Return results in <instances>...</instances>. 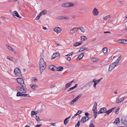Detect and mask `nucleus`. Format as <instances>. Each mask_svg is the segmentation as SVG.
<instances>
[{
    "mask_svg": "<svg viewBox=\"0 0 127 127\" xmlns=\"http://www.w3.org/2000/svg\"><path fill=\"white\" fill-rule=\"evenodd\" d=\"M39 65L40 73L41 74L46 67V63L43 59L42 58H41L40 60Z\"/></svg>",
    "mask_w": 127,
    "mask_h": 127,
    "instance_id": "f257e3e1",
    "label": "nucleus"
},
{
    "mask_svg": "<svg viewBox=\"0 0 127 127\" xmlns=\"http://www.w3.org/2000/svg\"><path fill=\"white\" fill-rule=\"evenodd\" d=\"M17 81L19 84L23 87H24L26 86V85L24 84L23 80L22 78H18L17 79Z\"/></svg>",
    "mask_w": 127,
    "mask_h": 127,
    "instance_id": "f03ea898",
    "label": "nucleus"
},
{
    "mask_svg": "<svg viewBox=\"0 0 127 127\" xmlns=\"http://www.w3.org/2000/svg\"><path fill=\"white\" fill-rule=\"evenodd\" d=\"M74 4L72 3L67 2L63 3L62 6L63 7H68L73 6Z\"/></svg>",
    "mask_w": 127,
    "mask_h": 127,
    "instance_id": "7ed1b4c3",
    "label": "nucleus"
},
{
    "mask_svg": "<svg viewBox=\"0 0 127 127\" xmlns=\"http://www.w3.org/2000/svg\"><path fill=\"white\" fill-rule=\"evenodd\" d=\"M14 72L16 75L18 76H20L21 75V70L18 68H15L14 70Z\"/></svg>",
    "mask_w": 127,
    "mask_h": 127,
    "instance_id": "20e7f679",
    "label": "nucleus"
},
{
    "mask_svg": "<svg viewBox=\"0 0 127 127\" xmlns=\"http://www.w3.org/2000/svg\"><path fill=\"white\" fill-rule=\"evenodd\" d=\"M17 91L19 92H18L17 93H25L26 92V91L23 88H20L19 87V86L17 87Z\"/></svg>",
    "mask_w": 127,
    "mask_h": 127,
    "instance_id": "39448f33",
    "label": "nucleus"
},
{
    "mask_svg": "<svg viewBox=\"0 0 127 127\" xmlns=\"http://www.w3.org/2000/svg\"><path fill=\"white\" fill-rule=\"evenodd\" d=\"M74 80H72L70 82L66 84L65 85V88H64V90H65L67 89L69 87L72 85L74 81Z\"/></svg>",
    "mask_w": 127,
    "mask_h": 127,
    "instance_id": "423d86ee",
    "label": "nucleus"
},
{
    "mask_svg": "<svg viewBox=\"0 0 127 127\" xmlns=\"http://www.w3.org/2000/svg\"><path fill=\"white\" fill-rule=\"evenodd\" d=\"M93 14L95 16H96L98 14V12L97 9L95 8L93 10L92 12Z\"/></svg>",
    "mask_w": 127,
    "mask_h": 127,
    "instance_id": "0eeeda50",
    "label": "nucleus"
},
{
    "mask_svg": "<svg viewBox=\"0 0 127 127\" xmlns=\"http://www.w3.org/2000/svg\"><path fill=\"white\" fill-rule=\"evenodd\" d=\"M116 66V65L114 63H112L111 64L109 65V71L112 70Z\"/></svg>",
    "mask_w": 127,
    "mask_h": 127,
    "instance_id": "6e6552de",
    "label": "nucleus"
},
{
    "mask_svg": "<svg viewBox=\"0 0 127 127\" xmlns=\"http://www.w3.org/2000/svg\"><path fill=\"white\" fill-rule=\"evenodd\" d=\"M17 96H23L24 97L27 96V97H29V95L28 94H23L20 93H17Z\"/></svg>",
    "mask_w": 127,
    "mask_h": 127,
    "instance_id": "1a4fd4ad",
    "label": "nucleus"
},
{
    "mask_svg": "<svg viewBox=\"0 0 127 127\" xmlns=\"http://www.w3.org/2000/svg\"><path fill=\"white\" fill-rule=\"evenodd\" d=\"M79 28H75L71 30L70 31L69 33L71 34H73L78 31L79 30Z\"/></svg>",
    "mask_w": 127,
    "mask_h": 127,
    "instance_id": "9d476101",
    "label": "nucleus"
},
{
    "mask_svg": "<svg viewBox=\"0 0 127 127\" xmlns=\"http://www.w3.org/2000/svg\"><path fill=\"white\" fill-rule=\"evenodd\" d=\"M54 31L57 33H58L61 32V29L59 27H56L54 29Z\"/></svg>",
    "mask_w": 127,
    "mask_h": 127,
    "instance_id": "9b49d317",
    "label": "nucleus"
},
{
    "mask_svg": "<svg viewBox=\"0 0 127 127\" xmlns=\"http://www.w3.org/2000/svg\"><path fill=\"white\" fill-rule=\"evenodd\" d=\"M122 58V56L120 55L118 57V58L113 63H114V64L116 65L118 64V63L121 60Z\"/></svg>",
    "mask_w": 127,
    "mask_h": 127,
    "instance_id": "f8f14e48",
    "label": "nucleus"
},
{
    "mask_svg": "<svg viewBox=\"0 0 127 127\" xmlns=\"http://www.w3.org/2000/svg\"><path fill=\"white\" fill-rule=\"evenodd\" d=\"M84 55V53H83L79 55L77 57V58L76 59L77 60H80L82 58Z\"/></svg>",
    "mask_w": 127,
    "mask_h": 127,
    "instance_id": "ddd939ff",
    "label": "nucleus"
},
{
    "mask_svg": "<svg viewBox=\"0 0 127 127\" xmlns=\"http://www.w3.org/2000/svg\"><path fill=\"white\" fill-rule=\"evenodd\" d=\"M59 55V53H54L51 57V59L52 60L54 59L56 57H58Z\"/></svg>",
    "mask_w": 127,
    "mask_h": 127,
    "instance_id": "4468645a",
    "label": "nucleus"
},
{
    "mask_svg": "<svg viewBox=\"0 0 127 127\" xmlns=\"http://www.w3.org/2000/svg\"><path fill=\"white\" fill-rule=\"evenodd\" d=\"M7 47L9 50L12 51L14 54H16V52L14 49L11 46H9V45H8Z\"/></svg>",
    "mask_w": 127,
    "mask_h": 127,
    "instance_id": "2eb2a0df",
    "label": "nucleus"
},
{
    "mask_svg": "<svg viewBox=\"0 0 127 127\" xmlns=\"http://www.w3.org/2000/svg\"><path fill=\"white\" fill-rule=\"evenodd\" d=\"M124 97L121 99H120V98H117L116 99V102L117 103H119L120 102L124 100Z\"/></svg>",
    "mask_w": 127,
    "mask_h": 127,
    "instance_id": "dca6fc26",
    "label": "nucleus"
},
{
    "mask_svg": "<svg viewBox=\"0 0 127 127\" xmlns=\"http://www.w3.org/2000/svg\"><path fill=\"white\" fill-rule=\"evenodd\" d=\"M112 16L111 15H109L103 17V19L104 20L106 21L108 19L111 17Z\"/></svg>",
    "mask_w": 127,
    "mask_h": 127,
    "instance_id": "f3484780",
    "label": "nucleus"
},
{
    "mask_svg": "<svg viewBox=\"0 0 127 127\" xmlns=\"http://www.w3.org/2000/svg\"><path fill=\"white\" fill-rule=\"evenodd\" d=\"M38 112V111H36L35 112L34 111H32L31 113V116L33 117L34 115H36Z\"/></svg>",
    "mask_w": 127,
    "mask_h": 127,
    "instance_id": "a211bd4d",
    "label": "nucleus"
},
{
    "mask_svg": "<svg viewBox=\"0 0 127 127\" xmlns=\"http://www.w3.org/2000/svg\"><path fill=\"white\" fill-rule=\"evenodd\" d=\"M13 14L14 15L16 16L17 17L19 18H21V17H20L19 15L18 14V12L16 11H14L13 12Z\"/></svg>",
    "mask_w": 127,
    "mask_h": 127,
    "instance_id": "6ab92c4d",
    "label": "nucleus"
},
{
    "mask_svg": "<svg viewBox=\"0 0 127 127\" xmlns=\"http://www.w3.org/2000/svg\"><path fill=\"white\" fill-rule=\"evenodd\" d=\"M70 116L64 120V123L65 125H66L69 122V119L70 118Z\"/></svg>",
    "mask_w": 127,
    "mask_h": 127,
    "instance_id": "aec40b11",
    "label": "nucleus"
},
{
    "mask_svg": "<svg viewBox=\"0 0 127 127\" xmlns=\"http://www.w3.org/2000/svg\"><path fill=\"white\" fill-rule=\"evenodd\" d=\"M102 79H99L96 80L95 79H94L93 80V81L94 83H95L96 85L98 83H99L100 81V80Z\"/></svg>",
    "mask_w": 127,
    "mask_h": 127,
    "instance_id": "412c9836",
    "label": "nucleus"
},
{
    "mask_svg": "<svg viewBox=\"0 0 127 127\" xmlns=\"http://www.w3.org/2000/svg\"><path fill=\"white\" fill-rule=\"evenodd\" d=\"M31 88L33 90H35V89H37V86L36 84L31 85Z\"/></svg>",
    "mask_w": 127,
    "mask_h": 127,
    "instance_id": "4be33fe9",
    "label": "nucleus"
},
{
    "mask_svg": "<svg viewBox=\"0 0 127 127\" xmlns=\"http://www.w3.org/2000/svg\"><path fill=\"white\" fill-rule=\"evenodd\" d=\"M115 108H113L110 109L108 111L107 110V112H106V113L107 114H110L112 112V111L115 109Z\"/></svg>",
    "mask_w": 127,
    "mask_h": 127,
    "instance_id": "5701e85b",
    "label": "nucleus"
},
{
    "mask_svg": "<svg viewBox=\"0 0 127 127\" xmlns=\"http://www.w3.org/2000/svg\"><path fill=\"white\" fill-rule=\"evenodd\" d=\"M100 109H101V111L102 112V113H106L107 112V109L105 107L101 108Z\"/></svg>",
    "mask_w": 127,
    "mask_h": 127,
    "instance_id": "b1692460",
    "label": "nucleus"
},
{
    "mask_svg": "<svg viewBox=\"0 0 127 127\" xmlns=\"http://www.w3.org/2000/svg\"><path fill=\"white\" fill-rule=\"evenodd\" d=\"M55 68H56V67L54 65H51L49 66V68L52 71L55 70Z\"/></svg>",
    "mask_w": 127,
    "mask_h": 127,
    "instance_id": "393cba45",
    "label": "nucleus"
},
{
    "mask_svg": "<svg viewBox=\"0 0 127 127\" xmlns=\"http://www.w3.org/2000/svg\"><path fill=\"white\" fill-rule=\"evenodd\" d=\"M88 48L87 47H83L81 48L80 50L78 51V52H81L83 51V50H87Z\"/></svg>",
    "mask_w": 127,
    "mask_h": 127,
    "instance_id": "a878e982",
    "label": "nucleus"
},
{
    "mask_svg": "<svg viewBox=\"0 0 127 127\" xmlns=\"http://www.w3.org/2000/svg\"><path fill=\"white\" fill-rule=\"evenodd\" d=\"M103 53L104 54H106L107 53V47H105L102 49Z\"/></svg>",
    "mask_w": 127,
    "mask_h": 127,
    "instance_id": "bb28decb",
    "label": "nucleus"
},
{
    "mask_svg": "<svg viewBox=\"0 0 127 127\" xmlns=\"http://www.w3.org/2000/svg\"><path fill=\"white\" fill-rule=\"evenodd\" d=\"M97 103L95 102L94 103V106L93 107L92 110H97L96 106H97Z\"/></svg>",
    "mask_w": 127,
    "mask_h": 127,
    "instance_id": "cd10ccee",
    "label": "nucleus"
},
{
    "mask_svg": "<svg viewBox=\"0 0 127 127\" xmlns=\"http://www.w3.org/2000/svg\"><path fill=\"white\" fill-rule=\"evenodd\" d=\"M82 43H78V42H76L74 44V46L75 47H77L78 46L81 45Z\"/></svg>",
    "mask_w": 127,
    "mask_h": 127,
    "instance_id": "c85d7f7f",
    "label": "nucleus"
},
{
    "mask_svg": "<svg viewBox=\"0 0 127 127\" xmlns=\"http://www.w3.org/2000/svg\"><path fill=\"white\" fill-rule=\"evenodd\" d=\"M81 40L83 41H85L87 39L86 37L84 36H81Z\"/></svg>",
    "mask_w": 127,
    "mask_h": 127,
    "instance_id": "c756f323",
    "label": "nucleus"
},
{
    "mask_svg": "<svg viewBox=\"0 0 127 127\" xmlns=\"http://www.w3.org/2000/svg\"><path fill=\"white\" fill-rule=\"evenodd\" d=\"M120 119L119 118H116L115 121L114 123L117 124L119 123L120 122Z\"/></svg>",
    "mask_w": 127,
    "mask_h": 127,
    "instance_id": "7c9ffc66",
    "label": "nucleus"
},
{
    "mask_svg": "<svg viewBox=\"0 0 127 127\" xmlns=\"http://www.w3.org/2000/svg\"><path fill=\"white\" fill-rule=\"evenodd\" d=\"M98 60V59H96L94 58H92L91 59V61H92L93 62H96Z\"/></svg>",
    "mask_w": 127,
    "mask_h": 127,
    "instance_id": "2f4dec72",
    "label": "nucleus"
},
{
    "mask_svg": "<svg viewBox=\"0 0 127 127\" xmlns=\"http://www.w3.org/2000/svg\"><path fill=\"white\" fill-rule=\"evenodd\" d=\"M63 68L62 66L59 67L57 68V71H61L63 69Z\"/></svg>",
    "mask_w": 127,
    "mask_h": 127,
    "instance_id": "473e14b6",
    "label": "nucleus"
},
{
    "mask_svg": "<svg viewBox=\"0 0 127 127\" xmlns=\"http://www.w3.org/2000/svg\"><path fill=\"white\" fill-rule=\"evenodd\" d=\"M125 39H121L118 40V42L120 43H122L125 44Z\"/></svg>",
    "mask_w": 127,
    "mask_h": 127,
    "instance_id": "72a5a7b5",
    "label": "nucleus"
},
{
    "mask_svg": "<svg viewBox=\"0 0 127 127\" xmlns=\"http://www.w3.org/2000/svg\"><path fill=\"white\" fill-rule=\"evenodd\" d=\"M7 59L12 61H13V59L12 57L9 56H7Z\"/></svg>",
    "mask_w": 127,
    "mask_h": 127,
    "instance_id": "f704fd0d",
    "label": "nucleus"
},
{
    "mask_svg": "<svg viewBox=\"0 0 127 127\" xmlns=\"http://www.w3.org/2000/svg\"><path fill=\"white\" fill-rule=\"evenodd\" d=\"M80 30L82 32H85V30L84 28L82 27H81L79 28Z\"/></svg>",
    "mask_w": 127,
    "mask_h": 127,
    "instance_id": "c9c22d12",
    "label": "nucleus"
},
{
    "mask_svg": "<svg viewBox=\"0 0 127 127\" xmlns=\"http://www.w3.org/2000/svg\"><path fill=\"white\" fill-rule=\"evenodd\" d=\"M93 84V82L92 81L91 82L87 84L86 85H87V86L90 87Z\"/></svg>",
    "mask_w": 127,
    "mask_h": 127,
    "instance_id": "e433bc0d",
    "label": "nucleus"
},
{
    "mask_svg": "<svg viewBox=\"0 0 127 127\" xmlns=\"http://www.w3.org/2000/svg\"><path fill=\"white\" fill-rule=\"evenodd\" d=\"M86 119L85 118V117L84 116L82 118L81 121L83 122V123H84L86 121Z\"/></svg>",
    "mask_w": 127,
    "mask_h": 127,
    "instance_id": "4c0bfd02",
    "label": "nucleus"
},
{
    "mask_svg": "<svg viewBox=\"0 0 127 127\" xmlns=\"http://www.w3.org/2000/svg\"><path fill=\"white\" fill-rule=\"evenodd\" d=\"M35 118L36 120L38 121H41L40 119V118L39 116H36Z\"/></svg>",
    "mask_w": 127,
    "mask_h": 127,
    "instance_id": "58836bf2",
    "label": "nucleus"
},
{
    "mask_svg": "<svg viewBox=\"0 0 127 127\" xmlns=\"http://www.w3.org/2000/svg\"><path fill=\"white\" fill-rule=\"evenodd\" d=\"M68 19H69V17H68L62 16V20H64V19L67 20Z\"/></svg>",
    "mask_w": 127,
    "mask_h": 127,
    "instance_id": "ea45409f",
    "label": "nucleus"
},
{
    "mask_svg": "<svg viewBox=\"0 0 127 127\" xmlns=\"http://www.w3.org/2000/svg\"><path fill=\"white\" fill-rule=\"evenodd\" d=\"M41 12L42 14H43L44 15H45L47 13V12L46 10H44Z\"/></svg>",
    "mask_w": 127,
    "mask_h": 127,
    "instance_id": "a19ab883",
    "label": "nucleus"
},
{
    "mask_svg": "<svg viewBox=\"0 0 127 127\" xmlns=\"http://www.w3.org/2000/svg\"><path fill=\"white\" fill-rule=\"evenodd\" d=\"M80 125V122L79 121L77 124L75 125V127H79Z\"/></svg>",
    "mask_w": 127,
    "mask_h": 127,
    "instance_id": "79ce46f5",
    "label": "nucleus"
},
{
    "mask_svg": "<svg viewBox=\"0 0 127 127\" xmlns=\"http://www.w3.org/2000/svg\"><path fill=\"white\" fill-rule=\"evenodd\" d=\"M73 54V52H72L69 54H67V55H65L66 56H70L71 55H72Z\"/></svg>",
    "mask_w": 127,
    "mask_h": 127,
    "instance_id": "37998d69",
    "label": "nucleus"
},
{
    "mask_svg": "<svg viewBox=\"0 0 127 127\" xmlns=\"http://www.w3.org/2000/svg\"><path fill=\"white\" fill-rule=\"evenodd\" d=\"M74 88L73 87H72L69 89L67 90V91L68 92H69L70 91L74 89Z\"/></svg>",
    "mask_w": 127,
    "mask_h": 127,
    "instance_id": "c03bdc74",
    "label": "nucleus"
},
{
    "mask_svg": "<svg viewBox=\"0 0 127 127\" xmlns=\"http://www.w3.org/2000/svg\"><path fill=\"white\" fill-rule=\"evenodd\" d=\"M93 111L94 112V115H95L97 114V110H93Z\"/></svg>",
    "mask_w": 127,
    "mask_h": 127,
    "instance_id": "a18cd8bd",
    "label": "nucleus"
},
{
    "mask_svg": "<svg viewBox=\"0 0 127 127\" xmlns=\"http://www.w3.org/2000/svg\"><path fill=\"white\" fill-rule=\"evenodd\" d=\"M82 112V111L81 110H79L78 111L77 113L79 115Z\"/></svg>",
    "mask_w": 127,
    "mask_h": 127,
    "instance_id": "49530a36",
    "label": "nucleus"
},
{
    "mask_svg": "<svg viewBox=\"0 0 127 127\" xmlns=\"http://www.w3.org/2000/svg\"><path fill=\"white\" fill-rule=\"evenodd\" d=\"M75 101H74V100H73L70 103V104L71 105H72L73 103L75 102Z\"/></svg>",
    "mask_w": 127,
    "mask_h": 127,
    "instance_id": "de8ad7c7",
    "label": "nucleus"
},
{
    "mask_svg": "<svg viewBox=\"0 0 127 127\" xmlns=\"http://www.w3.org/2000/svg\"><path fill=\"white\" fill-rule=\"evenodd\" d=\"M57 19H62V16H58L56 17Z\"/></svg>",
    "mask_w": 127,
    "mask_h": 127,
    "instance_id": "09e8293b",
    "label": "nucleus"
},
{
    "mask_svg": "<svg viewBox=\"0 0 127 127\" xmlns=\"http://www.w3.org/2000/svg\"><path fill=\"white\" fill-rule=\"evenodd\" d=\"M102 113V112L101 111V109H100L99 111L97 113H98V114H99Z\"/></svg>",
    "mask_w": 127,
    "mask_h": 127,
    "instance_id": "8fccbe9b",
    "label": "nucleus"
},
{
    "mask_svg": "<svg viewBox=\"0 0 127 127\" xmlns=\"http://www.w3.org/2000/svg\"><path fill=\"white\" fill-rule=\"evenodd\" d=\"M90 127H95L94 126L93 124H91L90 126Z\"/></svg>",
    "mask_w": 127,
    "mask_h": 127,
    "instance_id": "3c124183",
    "label": "nucleus"
},
{
    "mask_svg": "<svg viewBox=\"0 0 127 127\" xmlns=\"http://www.w3.org/2000/svg\"><path fill=\"white\" fill-rule=\"evenodd\" d=\"M103 33H108L109 34H110V32L109 31H108V32H104Z\"/></svg>",
    "mask_w": 127,
    "mask_h": 127,
    "instance_id": "603ef678",
    "label": "nucleus"
},
{
    "mask_svg": "<svg viewBox=\"0 0 127 127\" xmlns=\"http://www.w3.org/2000/svg\"><path fill=\"white\" fill-rule=\"evenodd\" d=\"M85 118L86 119V121H87L89 119V118L88 117V116H87V117H85Z\"/></svg>",
    "mask_w": 127,
    "mask_h": 127,
    "instance_id": "864d4df0",
    "label": "nucleus"
},
{
    "mask_svg": "<svg viewBox=\"0 0 127 127\" xmlns=\"http://www.w3.org/2000/svg\"><path fill=\"white\" fill-rule=\"evenodd\" d=\"M85 115L86 116V117H87V116L88 117V116H89V113H86L85 114Z\"/></svg>",
    "mask_w": 127,
    "mask_h": 127,
    "instance_id": "5fc2aeb1",
    "label": "nucleus"
},
{
    "mask_svg": "<svg viewBox=\"0 0 127 127\" xmlns=\"http://www.w3.org/2000/svg\"><path fill=\"white\" fill-rule=\"evenodd\" d=\"M71 59V58L70 57H67V60L68 61H70Z\"/></svg>",
    "mask_w": 127,
    "mask_h": 127,
    "instance_id": "6e6d98bb",
    "label": "nucleus"
},
{
    "mask_svg": "<svg viewBox=\"0 0 127 127\" xmlns=\"http://www.w3.org/2000/svg\"><path fill=\"white\" fill-rule=\"evenodd\" d=\"M39 17H39V16H37L35 18L36 20H38L39 18Z\"/></svg>",
    "mask_w": 127,
    "mask_h": 127,
    "instance_id": "4d7b16f0",
    "label": "nucleus"
},
{
    "mask_svg": "<svg viewBox=\"0 0 127 127\" xmlns=\"http://www.w3.org/2000/svg\"><path fill=\"white\" fill-rule=\"evenodd\" d=\"M82 95L81 94L79 95L77 97L79 99V98Z\"/></svg>",
    "mask_w": 127,
    "mask_h": 127,
    "instance_id": "13d9d810",
    "label": "nucleus"
},
{
    "mask_svg": "<svg viewBox=\"0 0 127 127\" xmlns=\"http://www.w3.org/2000/svg\"><path fill=\"white\" fill-rule=\"evenodd\" d=\"M55 87V85H52L51 86L50 88H54Z\"/></svg>",
    "mask_w": 127,
    "mask_h": 127,
    "instance_id": "bf43d9fd",
    "label": "nucleus"
},
{
    "mask_svg": "<svg viewBox=\"0 0 127 127\" xmlns=\"http://www.w3.org/2000/svg\"><path fill=\"white\" fill-rule=\"evenodd\" d=\"M41 125H36L35 127H40Z\"/></svg>",
    "mask_w": 127,
    "mask_h": 127,
    "instance_id": "052dcab7",
    "label": "nucleus"
},
{
    "mask_svg": "<svg viewBox=\"0 0 127 127\" xmlns=\"http://www.w3.org/2000/svg\"><path fill=\"white\" fill-rule=\"evenodd\" d=\"M77 86H78V84H76L73 87L75 89V88H76L77 87Z\"/></svg>",
    "mask_w": 127,
    "mask_h": 127,
    "instance_id": "680f3d73",
    "label": "nucleus"
},
{
    "mask_svg": "<svg viewBox=\"0 0 127 127\" xmlns=\"http://www.w3.org/2000/svg\"><path fill=\"white\" fill-rule=\"evenodd\" d=\"M124 42L125 44H127V40L125 39V41Z\"/></svg>",
    "mask_w": 127,
    "mask_h": 127,
    "instance_id": "e2e57ef3",
    "label": "nucleus"
},
{
    "mask_svg": "<svg viewBox=\"0 0 127 127\" xmlns=\"http://www.w3.org/2000/svg\"><path fill=\"white\" fill-rule=\"evenodd\" d=\"M14 1V0H9L8 1V2H13Z\"/></svg>",
    "mask_w": 127,
    "mask_h": 127,
    "instance_id": "0e129e2a",
    "label": "nucleus"
},
{
    "mask_svg": "<svg viewBox=\"0 0 127 127\" xmlns=\"http://www.w3.org/2000/svg\"><path fill=\"white\" fill-rule=\"evenodd\" d=\"M120 109L119 108H117V109H116V112H117V111H119Z\"/></svg>",
    "mask_w": 127,
    "mask_h": 127,
    "instance_id": "69168bd1",
    "label": "nucleus"
},
{
    "mask_svg": "<svg viewBox=\"0 0 127 127\" xmlns=\"http://www.w3.org/2000/svg\"><path fill=\"white\" fill-rule=\"evenodd\" d=\"M43 29L44 30H46L47 28L46 27L43 26Z\"/></svg>",
    "mask_w": 127,
    "mask_h": 127,
    "instance_id": "338daca9",
    "label": "nucleus"
},
{
    "mask_svg": "<svg viewBox=\"0 0 127 127\" xmlns=\"http://www.w3.org/2000/svg\"><path fill=\"white\" fill-rule=\"evenodd\" d=\"M96 83H94V84L93 85V86L95 88L96 87Z\"/></svg>",
    "mask_w": 127,
    "mask_h": 127,
    "instance_id": "774afa93",
    "label": "nucleus"
}]
</instances>
